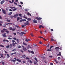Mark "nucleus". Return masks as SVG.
<instances>
[{
  "label": "nucleus",
  "instance_id": "f257e3e1",
  "mask_svg": "<svg viewBox=\"0 0 65 65\" xmlns=\"http://www.w3.org/2000/svg\"><path fill=\"white\" fill-rule=\"evenodd\" d=\"M19 16V14H16L15 15H14L13 16V18H17V17H18Z\"/></svg>",
  "mask_w": 65,
  "mask_h": 65
},
{
  "label": "nucleus",
  "instance_id": "f03ea898",
  "mask_svg": "<svg viewBox=\"0 0 65 65\" xmlns=\"http://www.w3.org/2000/svg\"><path fill=\"white\" fill-rule=\"evenodd\" d=\"M3 13L5 14H6V11L5 10H2Z\"/></svg>",
  "mask_w": 65,
  "mask_h": 65
},
{
  "label": "nucleus",
  "instance_id": "7ed1b4c3",
  "mask_svg": "<svg viewBox=\"0 0 65 65\" xmlns=\"http://www.w3.org/2000/svg\"><path fill=\"white\" fill-rule=\"evenodd\" d=\"M60 48H59L58 47H56L55 48V49H56V51H59V49H60Z\"/></svg>",
  "mask_w": 65,
  "mask_h": 65
},
{
  "label": "nucleus",
  "instance_id": "20e7f679",
  "mask_svg": "<svg viewBox=\"0 0 65 65\" xmlns=\"http://www.w3.org/2000/svg\"><path fill=\"white\" fill-rule=\"evenodd\" d=\"M25 24L26 25H29L30 24L29 23V21H27L26 23H25Z\"/></svg>",
  "mask_w": 65,
  "mask_h": 65
},
{
  "label": "nucleus",
  "instance_id": "39448f33",
  "mask_svg": "<svg viewBox=\"0 0 65 65\" xmlns=\"http://www.w3.org/2000/svg\"><path fill=\"white\" fill-rule=\"evenodd\" d=\"M38 38H43V40H45V41H46V40L44 38H43V37H39Z\"/></svg>",
  "mask_w": 65,
  "mask_h": 65
},
{
  "label": "nucleus",
  "instance_id": "423d86ee",
  "mask_svg": "<svg viewBox=\"0 0 65 65\" xmlns=\"http://www.w3.org/2000/svg\"><path fill=\"white\" fill-rule=\"evenodd\" d=\"M39 28L40 29H41V28H44V27L41 25H40L39 26Z\"/></svg>",
  "mask_w": 65,
  "mask_h": 65
},
{
  "label": "nucleus",
  "instance_id": "0eeeda50",
  "mask_svg": "<svg viewBox=\"0 0 65 65\" xmlns=\"http://www.w3.org/2000/svg\"><path fill=\"white\" fill-rule=\"evenodd\" d=\"M21 34H20L21 36H23V34H26L24 32H21Z\"/></svg>",
  "mask_w": 65,
  "mask_h": 65
},
{
  "label": "nucleus",
  "instance_id": "6e6552de",
  "mask_svg": "<svg viewBox=\"0 0 65 65\" xmlns=\"http://www.w3.org/2000/svg\"><path fill=\"white\" fill-rule=\"evenodd\" d=\"M33 23H37V20H35V19H34L33 20Z\"/></svg>",
  "mask_w": 65,
  "mask_h": 65
},
{
  "label": "nucleus",
  "instance_id": "1a4fd4ad",
  "mask_svg": "<svg viewBox=\"0 0 65 65\" xmlns=\"http://www.w3.org/2000/svg\"><path fill=\"white\" fill-rule=\"evenodd\" d=\"M9 46L10 48H12V44H10Z\"/></svg>",
  "mask_w": 65,
  "mask_h": 65
},
{
  "label": "nucleus",
  "instance_id": "9d476101",
  "mask_svg": "<svg viewBox=\"0 0 65 65\" xmlns=\"http://www.w3.org/2000/svg\"><path fill=\"white\" fill-rule=\"evenodd\" d=\"M25 57H26V56H25V55H23L22 56V57H21V58L23 59L24 58H25Z\"/></svg>",
  "mask_w": 65,
  "mask_h": 65
},
{
  "label": "nucleus",
  "instance_id": "9b49d317",
  "mask_svg": "<svg viewBox=\"0 0 65 65\" xmlns=\"http://www.w3.org/2000/svg\"><path fill=\"white\" fill-rule=\"evenodd\" d=\"M14 9H13V11H15V10H17V8H15H15H14Z\"/></svg>",
  "mask_w": 65,
  "mask_h": 65
},
{
  "label": "nucleus",
  "instance_id": "f8f14e48",
  "mask_svg": "<svg viewBox=\"0 0 65 65\" xmlns=\"http://www.w3.org/2000/svg\"><path fill=\"white\" fill-rule=\"evenodd\" d=\"M4 2H5V1H3L1 2V4H3V3Z\"/></svg>",
  "mask_w": 65,
  "mask_h": 65
},
{
  "label": "nucleus",
  "instance_id": "ddd939ff",
  "mask_svg": "<svg viewBox=\"0 0 65 65\" xmlns=\"http://www.w3.org/2000/svg\"><path fill=\"white\" fill-rule=\"evenodd\" d=\"M0 55L1 56V57H2V58H4V57H3V54H0Z\"/></svg>",
  "mask_w": 65,
  "mask_h": 65
},
{
  "label": "nucleus",
  "instance_id": "4468645a",
  "mask_svg": "<svg viewBox=\"0 0 65 65\" xmlns=\"http://www.w3.org/2000/svg\"><path fill=\"white\" fill-rule=\"evenodd\" d=\"M23 45H26V46H27V44L26 43H25V42H23Z\"/></svg>",
  "mask_w": 65,
  "mask_h": 65
},
{
  "label": "nucleus",
  "instance_id": "2eb2a0df",
  "mask_svg": "<svg viewBox=\"0 0 65 65\" xmlns=\"http://www.w3.org/2000/svg\"><path fill=\"white\" fill-rule=\"evenodd\" d=\"M17 60V61H18V62H21V60L18 59Z\"/></svg>",
  "mask_w": 65,
  "mask_h": 65
},
{
  "label": "nucleus",
  "instance_id": "dca6fc26",
  "mask_svg": "<svg viewBox=\"0 0 65 65\" xmlns=\"http://www.w3.org/2000/svg\"><path fill=\"white\" fill-rule=\"evenodd\" d=\"M17 47L18 48H22V47L20 45H19Z\"/></svg>",
  "mask_w": 65,
  "mask_h": 65
},
{
  "label": "nucleus",
  "instance_id": "f3484780",
  "mask_svg": "<svg viewBox=\"0 0 65 65\" xmlns=\"http://www.w3.org/2000/svg\"><path fill=\"white\" fill-rule=\"evenodd\" d=\"M7 58H9L10 57L9 55L8 54H7Z\"/></svg>",
  "mask_w": 65,
  "mask_h": 65
},
{
  "label": "nucleus",
  "instance_id": "a211bd4d",
  "mask_svg": "<svg viewBox=\"0 0 65 65\" xmlns=\"http://www.w3.org/2000/svg\"><path fill=\"white\" fill-rule=\"evenodd\" d=\"M27 14L28 15H30V16H31V14L29 12H28V13H27Z\"/></svg>",
  "mask_w": 65,
  "mask_h": 65
},
{
  "label": "nucleus",
  "instance_id": "6ab92c4d",
  "mask_svg": "<svg viewBox=\"0 0 65 65\" xmlns=\"http://www.w3.org/2000/svg\"><path fill=\"white\" fill-rule=\"evenodd\" d=\"M51 41H54L55 40L54 39L51 38Z\"/></svg>",
  "mask_w": 65,
  "mask_h": 65
},
{
  "label": "nucleus",
  "instance_id": "aec40b11",
  "mask_svg": "<svg viewBox=\"0 0 65 65\" xmlns=\"http://www.w3.org/2000/svg\"><path fill=\"white\" fill-rule=\"evenodd\" d=\"M12 14V12H10L8 14V15H11V14Z\"/></svg>",
  "mask_w": 65,
  "mask_h": 65
},
{
  "label": "nucleus",
  "instance_id": "412c9836",
  "mask_svg": "<svg viewBox=\"0 0 65 65\" xmlns=\"http://www.w3.org/2000/svg\"><path fill=\"white\" fill-rule=\"evenodd\" d=\"M23 50L24 51H26L27 50V49L25 47L24 48H23Z\"/></svg>",
  "mask_w": 65,
  "mask_h": 65
},
{
  "label": "nucleus",
  "instance_id": "4be33fe9",
  "mask_svg": "<svg viewBox=\"0 0 65 65\" xmlns=\"http://www.w3.org/2000/svg\"><path fill=\"white\" fill-rule=\"evenodd\" d=\"M1 63H2V65H4L5 63L4 62L2 61L1 62Z\"/></svg>",
  "mask_w": 65,
  "mask_h": 65
},
{
  "label": "nucleus",
  "instance_id": "5701e85b",
  "mask_svg": "<svg viewBox=\"0 0 65 65\" xmlns=\"http://www.w3.org/2000/svg\"><path fill=\"white\" fill-rule=\"evenodd\" d=\"M17 21H18L19 20V19H20V17H18L17 18Z\"/></svg>",
  "mask_w": 65,
  "mask_h": 65
},
{
  "label": "nucleus",
  "instance_id": "b1692460",
  "mask_svg": "<svg viewBox=\"0 0 65 65\" xmlns=\"http://www.w3.org/2000/svg\"><path fill=\"white\" fill-rule=\"evenodd\" d=\"M25 26H26V25H23L22 26V28H24V27H25Z\"/></svg>",
  "mask_w": 65,
  "mask_h": 65
},
{
  "label": "nucleus",
  "instance_id": "393cba45",
  "mask_svg": "<svg viewBox=\"0 0 65 65\" xmlns=\"http://www.w3.org/2000/svg\"><path fill=\"white\" fill-rule=\"evenodd\" d=\"M35 59L36 60V62H38V61L37 60V58H35Z\"/></svg>",
  "mask_w": 65,
  "mask_h": 65
},
{
  "label": "nucleus",
  "instance_id": "a878e982",
  "mask_svg": "<svg viewBox=\"0 0 65 65\" xmlns=\"http://www.w3.org/2000/svg\"><path fill=\"white\" fill-rule=\"evenodd\" d=\"M12 27H10L9 28V30H12Z\"/></svg>",
  "mask_w": 65,
  "mask_h": 65
},
{
  "label": "nucleus",
  "instance_id": "bb28decb",
  "mask_svg": "<svg viewBox=\"0 0 65 65\" xmlns=\"http://www.w3.org/2000/svg\"><path fill=\"white\" fill-rule=\"evenodd\" d=\"M25 41H26V42H28V40L26 38L25 39Z\"/></svg>",
  "mask_w": 65,
  "mask_h": 65
},
{
  "label": "nucleus",
  "instance_id": "cd10ccee",
  "mask_svg": "<svg viewBox=\"0 0 65 65\" xmlns=\"http://www.w3.org/2000/svg\"><path fill=\"white\" fill-rule=\"evenodd\" d=\"M17 54V53H16V52H15V53H14L11 54V55H14V54Z\"/></svg>",
  "mask_w": 65,
  "mask_h": 65
},
{
  "label": "nucleus",
  "instance_id": "c85d7f7f",
  "mask_svg": "<svg viewBox=\"0 0 65 65\" xmlns=\"http://www.w3.org/2000/svg\"><path fill=\"white\" fill-rule=\"evenodd\" d=\"M47 51H52V50L51 49H48L46 50Z\"/></svg>",
  "mask_w": 65,
  "mask_h": 65
},
{
  "label": "nucleus",
  "instance_id": "c756f323",
  "mask_svg": "<svg viewBox=\"0 0 65 65\" xmlns=\"http://www.w3.org/2000/svg\"><path fill=\"white\" fill-rule=\"evenodd\" d=\"M10 8H11V9H13V8H15V7H11V6Z\"/></svg>",
  "mask_w": 65,
  "mask_h": 65
},
{
  "label": "nucleus",
  "instance_id": "7c9ffc66",
  "mask_svg": "<svg viewBox=\"0 0 65 65\" xmlns=\"http://www.w3.org/2000/svg\"><path fill=\"white\" fill-rule=\"evenodd\" d=\"M12 61L13 62H15V61H16V60H14V59H13L12 60Z\"/></svg>",
  "mask_w": 65,
  "mask_h": 65
},
{
  "label": "nucleus",
  "instance_id": "2f4dec72",
  "mask_svg": "<svg viewBox=\"0 0 65 65\" xmlns=\"http://www.w3.org/2000/svg\"><path fill=\"white\" fill-rule=\"evenodd\" d=\"M27 20L28 21H31V18H29L27 19Z\"/></svg>",
  "mask_w": 65,
  "mask_h": 65
},
{
  "label": "nucleus",
  "instance_id": "473e14b6",
  "mask_svg": "<svg viewBox=\"0 0 65 65\" xmlns=\"http://www.w3.org/2000/svg\"><path fill=\"white\" fill-rule=\"evenodd\" d=\"M30 35L31 36H34L33 35V34L32 33H31Z\"/></svg>",
  "mask_w": 65,
  "mask_h": 65
},
{
  "label": "nucleus",
  "instance_id": "72a5a7b5",
  "mask_svg": "<svg viewBox=\"0 0 65 65\" xmlns=\"http://www.w3.org/2000/svg\"><path fill=\"white\" fill-rule=\"evenodd\" d=\"M3 37H5L6 36V35H5L3 34Z\"/></svg>",
  "mask_w": 65,
  "mask_h": 65
},
{
  "label": "nucleus",
  "instance_id": "f704fd0d",
  "mask_svg": "<svg viewBox=\"0 0 65 65\" xmlns=\"http://www.w3.org/2000/svg\"><path fill=\"white\" fill-rule=\"evenodd\" d=\"M10 17L11 18V19H13V17L12 15H11L10 16Z\"/></svg>",
  "mask_w": 65,
  "mask_h": 65
},
{
  "label": "nucleus",
  "instance_id": "c9c22d12",
  "mask_svg": "<svg viewBox=\"0 0 65 65\" xmlns=\"http://www.w3.org/2000/svg\"><path fill=\"white\" fill-rule=\"evenodd\" d=\"M17 42H18V43H19V39H17Z\"/></svg>",
  "mask_w": 65,
  "mask_h": 65
},
{
  "label": "nucleus",
  "instance_id": "e433bc0d",
  "mask_svg": "<svg viewBox=\"0 0 65 65\" xmlns=\"http://www.w3.org/2000/svg\"><path fill=\"white\" fill-rule=\"evenodd\" d=\"M41 19H42L41 18H38V20H39V21H40V20H41Z\"/></svg>",
  "mask_w": 65,
  "mask_h": 65
},
{
  "label": "nucleus",
  "instance_id": "4c0bfd02",
  "mask_svg": "<svg viewBox=\"0 0 65 65\" xmlns=\"http://www.w3.org/2000/svg\"><path fill=\"white\" fill-rule=\"evenodd\" d=\"M31 53H32V54H34V52L33 51H31Z\"/></svg>",
  "mask_w": 65,
  "mask_h": 65
},
{
  "label": "nucleus",
  "instance_id": "58836bf2",
  "mask_svg": "<svg viewBox=\"0 0 65 65\" xmlns=\"http://www.w3.org/2000/svg\"><path fill=\"white\" fill-rule=\"evenodd\" d=\"M6 32L7 33H9V31L8 30H6Z\"/></svg>",
  "mask_w": 65,
  "mask_h": 65
},
{
  "label": "nucleus",
  "instance_id": "ea45409f",
  "mask_svg": "<svg viewBox=\"0 0 65 65\" xmlns=\"http://www.w3.org/2000/svg\"><path fill=\"white\" fill-rule=\"evenodd\" d=\"M1 32H2V33H4V31L3 30H1Z\"/></svg>",
  "mask_w": 65,
  "mask_h": 65
},
{
  "label": "nucleus",
  "instance_id": "a19ab883",
  "mask_svg": "<svg viewBox=\"0 0 65 65\" xmlns=\"http://www.w3.org/2000/svg\"><path fill=\"white\" fill-rule=\"evenodd\" d=\"M7 20V22H10V20Z\"/></svg>",
  "mask_w": 65,
  "mask_h": 65
},
{
  "label": "nucleus",
  "instance_id": "79ce46f5",
  "mask_svg": "<svg viewBox=\"0 0 65 65\" xmlns=\"http://www.w3.org/2000/svg\"><path fill=\"white\" fill-rule=\"evenodd\" d=\"M38 17H36L35 18L36 19V20H38Z\"/></svg>",
  "mask_w": 65,
  "mask_h": 65
},
{
  "label": "nucleus",
  "instance_id": "37998d69",
  "mask_svg": "<svg viewBox=\"0 0 65 65\" xmlns=\"http://www.w3.org/2000/svg\"><path fill=\"white\" fill-rule=\"evenodd\" d=\"M12 45L13 46H15V44H14V43H13Z\"/></svg>",
  "mask_w": 65,
  "mask_h": 65
},
{
  "label": "nucleus",
  "instance_id": "c03bdc74",
  "mask_svg": "<svg viewBox=\"0 0 65 65\" xmlns=\"http://www.w3.org/2000/svg\"><path fill=\"white\" fill-rule=\"evenodd\" d=\"M0 46H1L2 47H4V46L2 45H0Z\"/></svg>",
  "mask_w": 65,
  "mask_h": 65
},
{
  "label": "nucleus",
  "instance_id": "a18cd8bd",
  "mask_svg": "<svg viewBox=\"0 0 65 65\" xmlns=\"http://www.w3.org/2000/svg\"><path fill=\"white\" fill-rule=\"evenodd\" d=\"M8 39H10V40L12 39V38L10 37L8 38Z\"/></svg>",
  "mask_w": 65,
  "mask_h": 65
},
{
  "label": "nucleus",
  "instance_id": "49530a36",
  "mask_svg": "<svg viewBox=\"0 0 65 65\" xmlns=\"http://www.w3.org/2000/svg\"><path fill=\"white\" fill-rule=\"evenodd\" d=\"M61 56V54H59L57 55V56Z\"/></svg>",
  "mask_w": 65,
  "mask_h": 65
},
{
  "label": "nucleus",
  "instance_id": "de8ad7c7",
  "mask_svg": "<svg viewBox=\"0 0 65 65\" xmlns=\"http://www.w3.org/2000/svg\"><path fill=\"white\" fill-rule=\"evenodd\" d=\"M15 27H16L17 28H19V26H18L17 25H15Z\"/></svg>",
  "mask_w": 65,
  "mask_h": 65
},
{
  "label": "nucleus",
  "instance_id": "09e8293b",
  "mask_svg": "<svg viewBox=\"0 0 65 65\" xmlns=\"http://www.w3.org/2000/svg\"><path fill=\"white\" fill-rule=\"evenodd\" d=\"M23 20H20L19 21L20 22H23Z\"/></svg>",
  "mask_w": 65,
  "mask_h": 65
},
{
  "label": "nucleus",
  "instance_id": "8fccbe9b",
  "mask_svg": "<svg viewBox=\"0 0 65 65\" xmlns=\"http://www.w3.org/2000/svg\"><path fill=\"white\" fill-rule=\"evenodd\" d=\"M2 23H3V22L0 21V24H2Z\"/></svg>",
  "mask_w": 65,
  "mask_h": 65
},
{
  "label": "nucleus",
  "instance_id": "3c124183",
  "mask_svg": "<svg viewBox=\"0 0 65 65\" xmlns=\"http://www.w3.org/2000/svg\"><path fill=\"white\" fill-rule=\"evenodd\" d=\"M34 63L35 64H37V62H35L34 61Z\"/></svg>",
  "mask_w": 65,
  "mask_h": 65
},
{
  "label": "nucleus",
  "instance_id": "603ef678",
  "mask_svg": "<svg viewBox=\"0 0 65 65\" xmlns=\"http://www.w3.org/2000/svg\"><path fill=\"white\" fill-rule=\"evenodd\" d=\"M9 45H8L7 46H6V48H9Z\"/></svg>",
  "mask_w": 65,
  "mask_h": 65
},
{
  "label": "nucleus",
  "instance_id": "864d4df0",
  "mask_svg": "<svg viewBox=\"0 0 65 65\" xmlns=\"http://www.w3.org/2000/svg\"><path fill=\"white\" fill-rule=\"evenodd\" d=\"M39 43L40 44H42V42L41 41H40L39 42Z\"/></svg>",
  "mask_w": 65,
  "mask_h": 65
},
{
  "label": "nucleus",
  "instance_id": "5fc2aeb1",
  "mask_svg": "<svg viewBox=\"0 0 65 65\" xmlns=\"http://www.w3.org/2000/svg\"><path fill=\"white\" fill-rule=\"evenodd\" d=\"M29 62L30 63H32V61H31V60H30Z\"/></svg>",
  "mask_w": 65,
  "mask_h": 65
},
{
  "label": "nucleus",
  "instance_id": "6e6d98bb",
  "mask_svg": "<svg viewBox=\"0 0 65 65\" xmlns=\"http://www.w3.org/2000/svg\"><path fill=\"white\" fill-rule=\"evenodd\" d=\"M26 59H29L30 58L28 57H26Z\"/></svg>",
  "mask_w": 65,
  "mask_h": 65
},
{
  "label": "nucleus",
  "instance_id": "4d7b16f0",
  "mask_svg": "<svg viewBox=\"0 0 65 65\" xmlns=\"http://www.w3.org/2000/svg\"><path fill=\"white\" fill-rule=\"evenodd\" d=\"M3 30L4 31H6V30H7L6 29H5V28L3 29Z\"/></svg>",
  "mask_w": 65,
  "mask_h": 65
},
{
  "label": "nucleus",
  "instance_id": "13d9d810",
  "mask_svg": "<svg viewBox=\"0 0 65 65\" xmlns=\"http://www.w3.org/2000/svg\"><path fill=\"white\" fill-rule=\"evenodd\" d=\"M13 39H14V40H17V39L15 38H13Z\"/></svg>",
  "mask_w": 65,
  "mask_h": 65
},
{
  "label": "nucleus",
  "instance_id": "bf43d9fd",
  "mask_svg": "<svg viewBox=\"0 0 65 65\" xmlns=\"http://www.w3.org/2000/svg\"><path fill=\"white\" fill-rule=\"evenodd\" d=\"M22 20L23 21H26V19H22Z\"/></svg>",
  "mask_w": 65,
  "mask_h": 65
},
{
  "label": "nucleus",
  "instance_id": "052dcab7",
  "mask_svg": "<svg viewBox=\"0 0 65 65\" xmlns=\"http://www.w3.org/2000/svg\"><path fill=\"white\" fill-rule=\"evenodd\" d=\"M28 47H29V48H32L31 46H30L29 45H28Z\"/></svg>",
  "mask_w": 65,
  "mask_h": 65
},
{
  "label": "nucleus",
  "instance_id": "680f3d73",
  "mask_svg": "<svg viewBox=\"0 0 65 65\" xmlns=\"http://www.w3.org/2000/svg\"><path fill=\"white\" fill-rule=\"evenodd\" d=\"M44 63H46L47 62H46V60H45V61H44Z\"/></svg>",
  "mask_w": 65,
  "mask_h": 65
},
{
  "label": "nucleus",
  "instance_id": "e2e57ef3",
  "mask_svg": "<svg viewBox=\"0 0 65 65\" xmlns=\"http://www.w3.org/2000/svg\"><path fill=\"white\" fill-rule=\"evenodd\" d=\"M14 4H15V5H18V4L17 3H16L14 2Z\"/></svg>",
  "mask_w": 65,
  "mask_h": 65
},
{
  "label": "nucleus",
  "instance_id": "0e129e2a",
  "mask_svg": "<svg viewBox=\"0 0 65 65\" xmlns=\"http://www.w3.org/2000/svg\"><path fill=\"white\" fill-rule=\"evenodd\" d=\"M12 31H15V29H12Z\"/></svg>",
  "mask_w": 65,
  "mask_h": 65
},
{
  "label": "nucleus",
  "instance_id": "69168bd1",
  "mask_svg": "<svg viewBox=\"0 0 65 65\" xmlns=\"http://www.w3.org/2000/svg\"><path fill=\"white\" fill-rule=\"evenodd\" d=\"M15 2H18V0H15Z\"/></svg>",
  "mask_w": 65,
  "mask_h": 65
},
{
  "label": "nucleus",
  "instance_id": "338daca9",
  "mask_svg": "<svg viewBox=\"0 0 65 65\" xmlns=\"http://www.w3.org/2000/svg\"><path fill=\"white\" fill-rule=\"evenodd\" d=\"M40 33H41V34H42V31H40Z\"/></svg>",
  "mask_w": 65,
  "mask_h": 65
},
{
  "label": "nucleus",
  "instance_id": "774afa93",
  "mask_svg": "<svg viewBox=\"0 0 65 65\" xmlns=\"http://www.w3.org/2000/svg\"><path fill=\"white\" fill-rule=\"evenodd\" d=\"M3 41L4 42H5V41H6V40L5 39H4L3 40Z\"/></svg>",
  "mask_w": 65,
  "mask_h": 65
}]
</instances>
